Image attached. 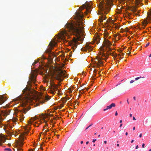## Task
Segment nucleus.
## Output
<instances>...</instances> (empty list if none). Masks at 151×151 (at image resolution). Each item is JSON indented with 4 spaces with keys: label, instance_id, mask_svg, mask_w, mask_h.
<instances>
[{
    "label": "nucleus",
    "instance_id": "obj_1",
    "mask_svg": "<svg viewBox=\"0 0 151 151\" xmlns=\"http://www.w3.org/2000/svg\"><path fill=\"white\" fill-rule=\"evenodd\" d=\"M23 93L16 99L13 100V102L0 109V128L4 126V129L8 136L12 137L14 135L16 137L18 136L21 140L17 146L18 151H23L22 149L24 140L27 138L31 129V125L37 127L45 121V116L42 114L40 116L37 115L34 117H31L28 121V124L22 132L19 130L12 129L16 122L19 120L22 122L24 116L23 114L26 113V107L31 104L34 99L32 93L29 90H23Z\"/></svg>",
    "mask_w": 151,
    "mask_h": 151
},
{
    "label": "nucleus",
    "instance_id": "obj_2",
    "mask_svg": "<svg viewBox=\"0 0 151 151\" xmlns=\"http://www.w3.org/2000/svg\"><path fill=\"white\" fill-rule=\"evenodd\" d=\"M88 6L83 4L80 7L81 10L86 9L84 13L79 9L76 12V16L75 17V21H71L65 25L67 30L63 29L60 30L61 34L63 36H67L69 38L70 36L73 35L74 40L69 42L70 46L74 51L77 47L78 44H79L78 41L81 37H84L85 32L84 31V22L83 21V17L84 15L87 14L91 12V10L87 8Z\"/></svg>",
    "mask_w": 151,
    "mask_h": 151
},
{
    "label": "nucleus",
    "instance_id": "obj_3",
    "mask_svg": "<svg viewBox=\"0 0 151 151\" xmlns=\"http://www.w3.org/2000/svg\"><path fill=\"white\" fill-rule=\"evenodd\" d=\"M110 31V30H108L104 32L103 45L99 49V55L96 56L95 61L92 62L94 68H98L100 66H104L103 60L106 61L107 60L108 58V53L111 50V46L112 45V43L110 40H111L113 42L114 38L111 35H109L111 33Z\"/></svg>",
    "mask_w": 151,
    "mask_h": 151
},
{
    "label": "nucleus",
    "instance_id": "obj_4",
    "mask_svg": "<svg viewBox=\"0 0 151 151\" xmlns=\"http://www.w3.org/2000/svg\"><path fill=\"white\" fill-rule=\"evenodd\" d=\"M99 10L98 12V15H101L99 19V24L103 25V20L106 19V17L105 14H107L109 11L110 8L109 4L107 2L102 3L99 8Z\"/></svg>",
    "mask_w": 151,
    "mask_h": 151
},
{
    "label": "nucleus",
    "instance_id": "obj_5",
    "mask_svg": "<svg viewBox=\"0 0 151 151\" xmlns=\"http://www.w3.org/2000/svg\"><path fill=\"white\" fill-rule=\"evenodd\" d=\"M49 76L51 81L54 83L55 81H60L61 79V74L60 72H63V70L55 69L53 66H52L49 70Z\"/></svg>",
    "mask_w": 151,
    "mask_h": 151
},
{
    "label": "nucleus",
    "instance_id": "obj_6",
    "mask_svg": "<svg viewBox=\"0 0 151 151\" xmlns=\"http://www.w3.org/2000/svg\"><path fill=\"white\" fill-rule=\"evenodd\" d=\"M108 22L107 26L109 29L110 30H112L113 28H114V29L118 30L119 29L120 26L119 24L115 23L112 20H107Z\"/></svg>",
    "mask_w": 151,
    "mask_h": 151
},
{
    "label": "nucleus",
    "instance_id": "obj_7",
    "mask_svg": "<svg viewBox=\"0 0 151 151\" xmlns=\"http://www.w3.org/2000/svg\"><path fill=\"white\" fill-rule=\"evenodd\" d=\"M95 45L91 42H87L85 47H83L81 49V50L83 52H87V51L89 52L93 50V47Z\"/></svg>",
    "mask_w": 151,
    "mask_h": 151
},
{
    "label": "nucleus",
    "instance_id": "obj_8",
    "mask_svg": "<svg viewBox=\"0 0 151 151\" xmlns=\"http://www.w3.org/2000/svg\"><path fill=\"white\" fill-rule=\"evenodd\" d=\"M46 58V57L44 55H43L42 57V58L41 60L40 61V60L38 59L37 60H35V62L32 64V65H35L38 62L39 63V64H40V63H42L43 65V66H40V69L41 70H45V72L46 73H47V69H46V70L44 68L46 66V65L45 64V63H44L43 60L44 59H45Z\"/></svg>",
    "mask_w": 151,
    "mask_h": 151
},
{
    "label": "nucleus",
    "instance_id": "obj_9",
    "mask_svg": "<svg viewBox=\"0 0 151 151\" xmlns=\"http://www.w3.org/2000/svg\"><path fill=\"white\" fill-rule=\"evenodd\" d=\"M101 35L99 33L96 32L95 33L93 38L94 43H95L96 44H98L99 43L101 39Z\"/></svg>",
    "mask_w": 151,
    "mask_h": 151
},
{
    "label": "nucleus",
    "instance_id": "obj_10",
    "mask_svg": "<svg viewBox=\"0 0 151 151\" xmlns=\"http://www.w3.org/2000/svg\"><path fill=\"white\" fill-rule=\"evenodd\" d=\"M56 40H54L53 41H51L48 45L49 47V50L51 51L55 47L57 46V43L56 42Z\"/></svg>",
    "mask_w": 151,
    "mask_h": 151
},
{
    "label": "nucleus",
    "instance_id": "obj_11",
    "mask_svg": "<svg viewBox=\"0 0 151 151\" xmlns=\"http://www.w3.org/2000/svg\"><path fill=\"white\" fill-rule=\"evenodd\" d=\"M7 99L5 94L0 95V104H1L5 101Z\"/></svg>",
    "mask_w": 151,
    "mask_h": 151
},
{
    "label": "nucleus",
    "instance_id": "obj_12",
    "mask_svg": "<svg viewBox=\"0 0 151 151\" xmlns=\"http://www.w3.org/2000/svg\"><path fill=\"white\" fill-rule=\"evenodd\" d=\"M67 100V99H66L65 98H62L61 99L62 103H60V104L58 105L59 108L60 109L63 107L64 106V104L66 103Z\"/></svg>",
    "mask_w": 151,
    "mask_h": 151
},
{
    "label": "nucleus",
    "instance_id": "obj_13",
    "mask_svg": "<svg viewBox=\"0 0 151 151\" xmlns=\"http://www.w3.org/2000/svg\"><path fill=\"white\" fill-rule=\"evenodd\" d=\"M42 99V101L40 100V102L41 103H44L47 102V101L49 100L50 98V96H42L41 97Z\"/></svg>",
    "mask_w": 151,
    "mask_h": 151
},
{
    "label": "nucleus",
    "instance_id": "obj_14",
    "mask_svg": "<svg viewBox=\"0 0 151 151\" xmlns=\"http://www.w3.org/2000/svg\"><path fill=\"white\" fill-rule=\"evenodd\" d=\"M50 130L47 129V130L45 131L43 134L45 135V136L47 135V134L49 135L48 136L51 135H52V132H50Z\"/></svg>",
    "mask_w": 151,
    "mask_h": 151
},
{
    "label": "nucleus",
    "instance_id": "obj_15",
    "mask_svg": "<svg viewBox=\"0 0 151 151\" xmlns=\"http://www.w3.org/2000/svg\"><path fill=\"white\" fill-rule=\"evenodd\" d=\"M124 53H121V54H119L116 56V58L119 60H121L123 58V57H122L121 56H124Z\"/></svg>",
    "mask_w": 151,
    "mask_h": 151
},
{
    "label": "nucleus",
    "instance_id": "obj_16",
    "mask_svg": "<svg viewBox=\"0 0 151 151\" xmlns=\"http://www.w3.org/2000/svg\"><path fill=\"white\" fill-rule=\"evenodd\" d=\"M5 142L4 138L1 136H0V146L1 145L2 143Z\"/></svg>",
    "mask_w": 151,
    "mask_h": 151
},
{
    "label": "nucleus",
    "instance_id": "obj_17",
    "mask_svg": "<svg viewBox=\"0 0 151 151\" xmlns=\"http://www.w3.org/2000/svg\"><path fill=\"white\" fill-rule=\"evenodd\" d=\"M106 108L104 109V111H106L108 109H110L112 108V107H111V106L110 105L107 106H106Z\"/></svg>",
    "mask_w": 151,
    "mask_h": 151
},
{
    "label": "nucleus",
    "instance_id": "obj_18",
    "mask_svg": "<svg viewBox=\"0 0 151 151\" xmlns=\"http://www.w3.org/2000/svg\"><path fill=\"white\" fill-rule=\"evenodd\" d=\"M119 38L120 37L118 36L117 38H117L114 39V42L115 43L117 42L118 40L119 39Z\"/></svg>",
    "mask_w": 151,
    "mask_h": 151
},
{
    "label": "nucleus",
    "instance_id": "obj_19",
    "mask_svg": "<svg viewBox=\"0 0 151 151\" xmlns=\"http://www.w3.org/2000/svg\"><path fill=\"white\" fill-rule=\"evenodd\" d=\"M119 35V34H115L113 36L114 37V39L117 38V36H118Z\"/></svg>",
    "mask_w": 151,
    "mask_h": 151
},
{
    "label": "nucleus",
    "instance_id": "obj_20",
    "mask_svg": "<svg viewBox=\"0 0 151 151\" xmlns=\"http://www.w3.org/2000/svg\"><path fill=\"white\" fill-rule=\"evenodd\" d=\"M5 151H12V150L10 148H6L4 149Z\"/></svg>",
    "mask_w": 151,
    "mask_h": 151
},
{
    "label": "nucleus",
    "instance_id": "obj_21",
    "mask_svg": "<svg viewBox=\"0 0 151 151\" xmlns=\"http://www.w3.org/2000/svg\"><path fill=\"white\" fill-rule=\"evenodd\" d=\"M110 105L111 106V107H114L115 106V104L114 103H112V104H111Z\"/></svg>",
    "mask_w": 151,
    "mask_h": 151
},
{
    "label": "nucleus",
    "instance_id": "obj_22",
    "mask_svg": "<svg viewBox=\"0 0 151 151\" xmlns=\"http://www.w3.org/2000/svg\"><path fill=\"white\" fill-rule=\"evenodd\" d=\"M48 124L47 123H45V125L43 126V131L44 130L46 129L45 128V127H47L48 126Z\"/></svg>",
    "mask_w": 151,
    "mask_h": 151
},
{
    "label": "nucleus",
    "instance_id": "obj_23",
    "mask_svg": "<svg viewBox=\"0 0 151 151\" xmlns=\"http://www.w3.org/2000/svg\"><path fill=\"white\" fill-rule=\"evenodd\" d=\"M144 78V77H141L140 76V77H137V78H135V80H137L139 79V78Z\"/></svg>",
    "mask_w": 151,
    "mask_h": 151
},
{
    "label": "nucleus",
    "instance_id": "obj_24",
    "mask_svg": "<svg viewBox=\"0 0 151 151\" xmlns=\"http://www.w3.org/2000/svg\"><path fill=\"white\" fill-rule=\"evenodd\" d=\"M134 81V80H132L130 81V83H132Z\"/></svg>",
    "mask_w": 151,
    "mask_h": 151
},
{
    "label": "nucleus",
    "instance_id": "obj_25",
    "mask_svg": "<svg viewBox=\"0 0 151 151\" xmlns=\"http://www.w3.org/2000/svg\"><path fill=\"white\" fill-rule=\"evenodd\" d=\"M66 59V58H65V54L64 55H63V59Z\"/></svg>",
    "mask_w": 151,
    "mask_h": 151
},
{
    "label": "nucleus",
    "instance_id": "obj_26",
    "mask_svg": "<svg viewBox=\"0 0 151 151\" xmlns=\"http://www.w3.org/2000/svg\"><path fill=\"white\" fill-rule=\"evenodd\" d=\"M96 140V139H93L92 142L93 143L95 142Z\"/></svg>",
    "mask_w": 151,
    "mask_h": 151
},
{
    "label": "nucleus",
    "instance_id": "obj_27",
    "mask_svg": "<svg viewBox=\"0 0 151 151\" xmlns=\"http://www.w3.org/2000/svg\"><path fill=\"white\" fill-rule=\"evenodd\" d=\"M145 144L144 143L142 145V148H144L145 147Z\"/></svg>",
    "mask_w": 151,
    "mask_h": 151
},
{
    "label": "nucleus",
    "instance_id": "obj_28",
    "mask_svg": "<svg viewBox=\"0 0 151 151\" xmlns=\"http://www.w3.org/2000/svg\"><path fill=\"white\" fill-rule=\"evenodd\" d=\"M121 32H124V30L123 29H121Z\"/></svg>",
    "mask_w": 151,
    "mask_h": 151
},
{
    "label": "nucleus",
    "instance_id": "obj_29",
    "mask_svg": "<svg viewBox=\"0 0 151 151\" xmlns=\"http://www.w3.org/2000/svg\"><path fill=\"white\" fill-rule=\"evenodd\" d=\"M117 115H118V113H117V112L116 111L115 113V115L116 116Z\"/></svg>",
    "mask_w": 151,
    "mask_h": 151
},
{
    "label": "nucleus",
    "instance_id": "obj_30",
    "mask_svg": "<svg viewBox=\"0 0 151 151\" xmlns=\"http://www.w3.org/2000/svg\"><path fill=\"white\" fill-rule=\"evenodd\" d=\"M139 147L138 146V145H137L135 149H138Z\"/></svg>",
    "mask_w": 151,
    "mask_h": 151
},
{
    "label": "nucleus",
    "instance_id": "obj_31",
    "mask_svg": "<svg viewBox=\"0 0 151 151\" xmlns=\"http://www.w3.org/2000/svg\"><path fill=\"white\" fill-rule=\"evenodd\" d=\"M133 119L134 120H136V119L135 118V117L134 116L133 117Z\"/></svg>",
    "mask_w": 151,
    "mask_h": 151
},
{
    "label": "nucleus",
    "instance_id": "obj_32",
    "mask_svg": "<svg viewBox=\"0 0 151 151\" xmlns=\"http://www.w3.org/2000/svg\"><path fill=\"white\" fill-rule=\"evenodd\" d=\"M149 45V43H148L147 44H146V47H147Z\"/></svg>",
    "mask_w": 151,
    "mask_h": 151
},
{
    "label": "nucleus",
    "instance_id": "obj_33",
    "mask_svg": "<svg viewBox=\"0 0 151 151\" xmlns=\"http://www.w3.org/2000/svg\"><path fill=\"white\" fill-rule=\"evenodd\" d=\"M142 137V133H141L140 134H139V137Z\"/></svg>",
    "mask_w": 151,
    "mask_h": 151
},
{
    "label": "nucleus",
    "instance_id": "obj_34",
    "mask_svg": "<svg viewBox=\"0 0 151 151\" xmlns=\"http://www.w3.org/2000/svg\"><path fill=\"white\" fill-rule=\"evenodd\" d=\"M89 127H90V126H88V127H87L86 128V129L85 130H87V129H88Z\"/></svg>",
    "mask_w": 151,
    "mask_h": 151
},
{
    "label": "nucleus",
    "instance_id": "obj_35",
    "mask_svg": "<svg viewBox=\"0 0 151 151\" xmlns=\"http://www.w3.org/2000/svg\"><path fill=\"white\" fill-rule=\"evenodd\" d=\"M133 99L135 101L136 100V97L135 96L133 97Z\"/></svg>",
    "mask_w": 151,
    "mask_h": 151
},
{
    "label": "nucleus",
    "instance_id": "obj_36",
    "mask_svg": "<svg viewBox=\"0 0 151 151\" xmlns=\"http://www.w3.org/2000/svg\"><path fill=\"white\" fill-rule=\"evenodd\" d=\"M122 122V120H120L119 121V123H121Z\"/></svg>",
    "mask_w": 151,
    "mask_h": 151
},
{
    "label": "nucleus",
    "instance_id": "obj_37",
    "mask_svg": "<svg viewBox=\"0 0 151 151\" xmlns=\"http://www.w3.org/2000/svg\"><path fill=\"white\" fill-rule=\"evenodd\" d=\"M106 143H107V141H106L105 140L104 141V143L105 144H106Z\"/></svg>",
    "mask_w": 151,
    "mask_h": 151
},
{
    "label": "nucleus",
    "instance_id": "obj_38",
    "mask_svg": "<svg viewBox=\"0 0 151 151\" xmlns=\"http://www.w3.org/2000/svg\"><path fill=\"white\" fill-rule=\"evenodd\" d=\"M132 114H129V116H130V117H132Z\"/></svg>",
    "mask_w": 151,
    "mask_h": 151
},
{
    "label": "nucleus",
    "instance_id": "obj_39",
    "mask_svg": "<svg viewBox=\"0 0 151 151\" xmlns=\"http://www.w3.org/2000/svg\"><path fill=\"white\" fill-rule=\"evenodd\" d=\"M134 141L133 139L132 140L131 142V143H133L134 142Z\"/></svg>",
    "mask_w": 151,
    "mask_h": 151
},
{
    "label": "nucleus",
    "instance_id": "obj_40",
    "mask_svg": "<svg viewBox=\"0 0 151 151\" xmlns=\"http://www.w3.org/2000/svg\"><path fill=\"white\" fill-rule=\"evenodd\" d=\"M70 50V49L69 48H68V50H67V52H69Z\"/></svg>",
    "mask_w": 151,
    "mask_h": 151
},
{
    "label": "nucleus",
    "instance_id": "obj_41",
    "mask_svg": "<svg viewBox=\"0 0 151 151\" xmlns=\"http://www.w3.org/2000/svg\"><path fill=\"white\" fill-rule=\"evenodd\" d=\"M128 132H126V133H125V135H127H127H128Z\"/></svg>",
    "mask_w": 151,
    "mask_h": 151
},
{
    "label": "nucleus",
    "instance_id": "obj_42",
    "mask_svg": "<svg viewBox=\"0 0 151 151\" xmlns=\"http://www.w3.org/2000/svg\"><path fill=\"white\" fill-rule=\"evenodd\" d=\"M96 75L95 76L93 77V79L95 80L96 79V78H95Z\"/></svg>",
    "mask_w": 151,
    "mask_h": 151
},
{
    "label": "nucleus",
    "instance_id": "obj_43",
    "mask_svg": "<svg viewBox=\"0 0 151 151\" xmlns=\"http://www.w3.org/2000/svg\"><path fill=\"white\" fill-rule=\"evenodd\" d=\"M127 101L128 104H129V101H128V99H127Z\"/></svg>",
    "mask_w": 151,
    "mask_h": 151
},
{
    "label": "nucleus",
    "instance_id": "obj_44",
    "mask_svg": "<svg viewBox=\"0 0 151 151\" xmlns=\"http://www.w3.org/2000/svg\"><path fill=\"white\" fill-rule=\"evenodd\" d=\"M89 143V142L88 141H87L86 143V145H88Z\"/></svg>",
    "mask_w": 151,
    "mask_h": 151
},
{
    "label": "nucleus",
    "instance_id": "obj_45",
    "mask_svg": "<svg viewBox=\"0 0 151 151\" xmlns=\"http://www.w3.org/2000/svg\"><path fill=\"white\" fill-rule=\"evenodd\" d=\"M83 141H81V144H83Z\"/></svg>",
    "mask_w": 151,
    "mask_h": 151
},
{
    "label": "nucleus",
    "instance_id": "obj_46",
    "mask_svg": "<svg viewBox=\"0 0 151 151\" xmlns=\"http://www.w3.org/2000/svg\"><path fill=\"white\" fill-rule=\"evenodd\" d=\"M122 124H121L120 125L119 127H121L122 126Z\"/></svg>",
    "mask_w": 151,
    "mask_h": 151
},
{
    "label": "nucleus",
    "instance_id": "obj_47",
    "mask_svg": "<svg viewBox=\"0 0 151 151\" xmlns=\"http://www.w3.org/2000/svg\"><path fill=\"white\" fill-rule=\"evenodd\" d=\"M116 146L117 147H119V144H117L116 145Z\"/></svg>",
    "mask_w": 151,
    "mask_h": 151
},
{
    "label": "nucleus",
    "instance_id": "obj_48",
    "mask_svg": "<svg viewBox=\"0 0 151 151\" xmlns=\"http://www.w3.org/2000/svg\"><path fill=\"white\" fill-rule=\"evenodd\" d=\"M135 127H133V130H135Z\"/></svg>",
    "mask_w": 151,
    "mask_h": 151
},
{
    "label": "nucleus",
    "instance_id": "obj_49",
    "mask_svg": "<svg viewBox=\"0 0 151 151\" xmlns=\"http://www.w3.org/2000/svg\"><path fill=\"white\" fill-rule=\"evenodd\" d=\"M92 124H90V125L89 126H90V127L92 125Z\"/></svg>",
    "mask_w": 151,
    "mask_h": 151
},
{
    "label": "nucleus",
    "instance_id": "obj_50",
    "mask_svg": "<svg viewBox=\"0 0 151 151\" xmlns=\"http://www.w3.org/2000/svg\"><path fill=\"white\" fill-rule=\"evenodd\" d=\"M149 57H151V53L149 55Z\"/></svg>",
    "mask_w": 151,
    "mask_h": 151
},
{
    "label": "nucleus",
    "instance_id": "obj_51",
    "mask_svg": "<svg viewBox=\"0 0 151 151\" xmlns=\"http://www.w3.org/2000/svg\"><path fill=\"white\" fill-rule=\"evenodd\" d=\"M8 145L9 146H11V144H8Z\"/></svg>",
    "mask_w": 151,
    "mask_h": 151
},
{
    "label": "nucleus",
    "instance_id": "obj_52",
    "mask_svg": "<svg viewBox=\"0 0 151 151\" xmlns=\"http://www.w3.org/2000/svg\"><path fill=\"white\" fill-rule=\"evenodd\" d=\"M72 52H70V55H71V54H72Z\"/></svg>",
    "mask_w": 151,
    "mask_h": 151
},
{
    "label": "nucleus",
    "instance_id": "obj_53",
    "mask_svg": "<svg viewBox=\"0 0 151 151\" xmlns=\"http://www.w3.org/2000/svg\"><path fill=\"white\" fill-rule=\"evenodd\" d=\"M70 99V98H69V97H68V99H67V100H68V99Z\"/></svg>",
    "mask_w": 151,
    "mask_h": 151
},
{
    "label": "nucleus",
    "instance_id": "obj_54",
    "mask_svg": "<svg viewBox=\"0 0 151 151\" xmlns=\"http://www.w3.org/2000/svg\"><path fill=\"white\" fill-rule=\"evenodd\" d=\"M149 151H151V148L149 150Z\"/></svg>",
    "mask_w": 151,
    "mask_h": 151
},
{
    "label": "nucleus",
    "instance_id": "obj_55",
    "mask_svg": "<svg viewBox=\"0 0 151 151\" xmlns=\"http://www.w3.org/2000/svg\"><path fill=\"white\" fill-rule=\"evenodd\" d=\"M97 133V132H95V134L96 135Z\"/></svg>",
    "mask_w": 151,
    "mask_h": 151
},
{
    "label": "nucleus",
    "instance_id": "obj_56",
    "mask_svg": "<svg viewBox=\"0 0 151 151\" xmlns=\"http://www.w3.org/2000/svg\"><path fill=\"white\" fill-rule=\"evenodd\" d=\"M93 146H95V144H93Z\"/></svg>",
    "mask_w": 151,
    "mask_h": 151
},
{
    "label": "nucleus",
    "instance_id": "obj_57",
    "mask_svg": "<svg viewBox=\"0 0 151 151\" xmlns=\"http://www.w3.org/2000/svg\"><path fill=\"white\" fill-rule=\"evenodd\" d=\"M56 90L55 91V93H56Z\"/></svg>",
    "mask_w": 151,
    "mask_h": 151
},
{
    "label": "nucleus",
    "instance_id": "obj_58",
    "mask_svg": "<svg viewBox=\"0 0 151 151\" xmlns=\"http://www.w3.org/2000/svg\"><path fill=\"white\" fill-rule=\"evenodd\" d=\"M100 135H99V136H98V137H100Z\"/></svg>",
    "mask_w": 151,
    "mask_h": 151
},
{
    "label": "nucleus",
    "instance_id": "obj_59",
    "mask_svg": "<svg viewBox=\"0 0 151 151\" xmlns=\"http://www.w3.org/2000/svg\"><path fill=\"white\" fill-rule=\"evenodd\" d=\"M57 37H58V38H59V37H58V36H57Z\"/></svg>",
    "mask_w": 151,
    "mask_h": 151
},
{
    "label": "nucleus",
    "instance_id": "obj_60",
    "mask_svg": "<svg viewBox=\"0 0 151 151\" xmlns=\"http://www.w3.org/2000/svg\"><path fill=\"white\" fill-rule=\"evenodd\" d=\"M54 135H55V133L54 132Z\"/></svg>",
    "mask_w": 151,
    "mask_h": 151
},
{
    "label": "nucleus",
    "instance_id": "obj_61",
    "mask_svg": "<svg viewBox=\"0 0 151 151\" xmlns=\"http://www.w3.org/2000/svg\"><path fill=\"white\" fill-rule=\"evenodd\" d=\"M72 91H71L70 92V93H71L72 92Z\"/></svg>",
    "mask_w": 151,
    "mask_h": 151
},
{
    "label": "nucleus",
    "instance_id": "obj_62",
    "mask_svg": "<svg viewBox=\"0 0 151 151\" xmlns=\"http://www.w3.org/2000/svg\"><path fill=\"white\" fill-rule=\"evenodd\" d=\"M103 129V127H102L101 128V129Z\"/></svg>",
    "mask_w": 151,
    "mask_h": 151
},
{
    "label": "nucleus",
    "instance_id": "obj_63",
    "mask_svg": "<svg viewBox=\"0 0 151 151\" xmlns=\"http://www.w3.org/2000/svg\"><path fill=\"white\" fill-rule=\"evenodd\" d=\"M117 142L118 143L119 142V141H117Z\"/></svg>",
    "mask_w": 151,
    "mask_h": 151
},
{
    "label": "nucleus",
    "instance_id": "obj_64",
    "mask_svg": "<svg viewBox=\"0 0 151 151\" xmlns=\"http://www.w3.org/2000/svg\"><path fill=\"white\" fill-rule=\"evenodd\" d=\"M115 132V131H114V133Z\"/></svg>",
    "mask_w": 151,
    "mask_h": 151
}]
</instances>
